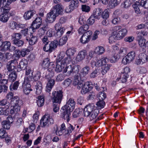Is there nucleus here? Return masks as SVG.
I'll use <instances>...</instances> for the list:
<instances>
[{
  "mask_svg": "<svg viewBox=\"0 0 148 148\" xmlns=\"http://www.w3.org/2000/svg\"><path fill=\"white\" fill-rule=\"evenodd\" d=\"M18 62L11 60L8 62L6 65V68L9 72H13L16 69V65L18 64Z\"/></svg>",
  "mask_w": 148,
  "mask_h": 148,
  "instance_id": "13",
  "label": "nucleus"
},
{
  "mask_svg": "<svg viewBox=\"0 0 148 148\" xmlns=\"http://www.w3.org/2000/svg\"><path fill=\"white\" fill-rule=\"evenodd\" d=\"M63 96V92L62 90L53 92L52 99L53 103H60L62 100Z\"/></svg>",
  "mask_w": 148,
  "mask_h": 148,
  "instance_id": "3",
  "label": "nucleus"
},
{
  "mask_svg": "<svg viewBox=\"0 0 148 148\" xmlns=\"http://www.w3.org/2000/svg\"><path fill=\"white\" fill-rule=\"evenodd\" d=\"M13 44L18 47H21L22 46L24 43V41L22 40H19L13 42Z\"/></svg>",
  "mask_w": 148,
  "mask_h": 148,
  "instance_id": "62",
  "label": "nucleus"
},
{
  "mask_svg": "<svg viewBox=\"0 0 148 148\" xmlns=\"http://www.w3.org/2000/svg\"><path fill=\"white\" fill-rule=\"evenodd\" d=\"M81 78L79 76L77 75H75L73 82V84L74 86H76L78 89H81L83 86V83L81 81Z\"/></svg>",
  "mask_w": 148,
  "mask_h": 148,
  "instance_id": "12",
  "label": "nucleus"
},
{
  "mask_svg": "<svg viewBox=\"0 0 148 148\" xmlns=\"http://www.w3.org/2000/svg\"><path fill=\"white\" fill-rule=\"evenodd\" d=\"M12 57V55L8 52L2 53L0 52V60L5 61L6 59L9 60Z\"/></svg>",
  "mask_w": 148,
  "mask_h": 148,
  "instance_id": "22",
  "label": "nucleus"
},
{
  "mask_svg": "<svg viewBox=\"0 0 148 148\" xmlns=\"http://www.w3.org/2000/svg\"><path fill=\"white\" fill-rule=\"evenodd\" d=\"M95 51L97 54H101L104 52L105 49L103 47L98 46L96 48Z\"/></svg>",
  "mask_w": 148,
  "mask_h": 148,
  "instance_id": "52",
  "label": "nucleus"
},
{
  "mask_svg": "<svg viewBox=\"0 0 148 148\" xmlns=\"http://www.w3.org/2000/svg\"><path fill=\"white\" fill-rule=\"evenodd\" d=\"M138 43L140 47L143 49H145L146 44L147 41L145 38H140L138 39Z\"/></svg>",
  "mask_w": 148,
  "mask_h": 148,
  "instance_id": "38",
  "label": "nucleus"
},
{
  "mask_svg": "<svg viewBox=\"0 0 148 148\" xmlns=\"http://www.w3.org/2000/svg\"><path fill=\"white\" fill-rule=\"evenodd\" d=\"M76 49L74 48H71L67 50L66 53L67 56H73L76 52Z\"/></svg>",
  "mask_w": 148,
  "mask_h": 148,
  "instance_id": "43",
  "label": "nucleus"
},
{
  "mask_svg": "<svg viewBox=\"0 0 148 148\" xmlns=\"http://www.w3.org/2000/svg\"><path fill=\"white\" fill-rule=\"evenodd\" d=\"M55 28L56 31L55 36L58 38L62 36L65 30V28L62 27L59 23L56 24Z\"/></svg>",
  "mask_w": 148,
  "mask_h": 148,
  "instance_id": "5",
  "label": "nucleus"
},
{
  "mask_svg": "<svg viewBox=\"0 0 148 148\" xmlns=\"http://www.w3.org/2000/svg\"><path fill=\"white\" fill-rule=\"evenodd\" d=\"M92 34V31L88 30L82 36L80 39V42L83 44H85L88 42L91 38Z\"/></svg>",
  "mask_w": 148,
  "mask_h": 148,
  "instance_id": "6",
  "label": "nucleus"
},
{
  "mask_svg": "<svg viewBox=\"0 0 148 148\" xmlns=\"http://www.w3.org/2000/svg\"><path fill=\"white\" fill-rule=\"evenodd\" d=\"M106 62L103 63V64H101V66H100L101 67V72L103 75H104L110 69V67L112 66V64H106V63L108 62Z\"/></svg>",
  "mask_w": 148,
  "mask_h": 148,
  "instance_id": "19",
  "label": "nucleus"
},
{
  "mask_svg": "<svg viewBox=\"0 0 148 148\" xmlns=\"http://www.w3.org/2000/svg\"><path fill=\"white\" fill-rule=\"evenodd\" d=\"M119 3L117 0H111L108 4V6L110 8H113L117 6Z\"/></svg>",
  "mask_w": 148,
  "mask_h": 148,
  "instance_id": "37",
  "label": "nucleus"
},
{
  "mask_svg": "<svg viewBox=\"0 0 148 148\" xmlns=\"http://www.w3.org/2000/svg\"><path fill=\"white\" fill-rule=\"evenodd\" d=\"M49 44L50 45V47L53 51L55 50V49L57 47L58 45V42L56 40H54L51 41Z\"/></svg>",
  "mask_w": 148,
  "mask_h": 148,
  "instance_id": "46",
  "label": "nucleus"
},
{
  "mask_svg": "<svg viewBox=\"0 0 148 148\" xmlns=\"http://www.w3.org/2000/svg\"><path fill=\"white\" fill-rule=\"evenodd\" d=\"M116 32L114 31L113 33V35H112L110 36L109 38V42L110 43H112L113 42H114L117 40H119L118 38L117 35H115Z\"/></svg>",
  "mask_w": 148,
  "mask_h": 148,
  "instance_id": "45",
  "label": "nucleus"
},
{
  "mask_svg": "<svg viewBox=\"0 0 148 148\" xmlns=\"http://www.w3.org/2000/svg\"><path fill=\"white\" fill-rule=\"evenodd\" d=\"M110 10L109 9L105 10L102 14V16L104 19H106L109 16Z\"/></svg>",
  "mask_w": 148,
  "mask_h": 148,
  "instance_id": "60",
  "label": "nucleus"
},
{
  "mask_svg": "<svg viewBox=\"0 0 148 148\" xmlns=\"http://www.w3.org/2000/svg\"><path fill=\"white\" fill-rule=\"evenodd\" d=\"M53 119L51 118L49 114H45L40 121V126L42 127L48 126L49 125L53 123Z\"/></svg>",
  "mask_w": 148,
  "mask_h": 148,
  "instance_id": "2",
  "label": "nucleus"
},
{
  "mask_svg": "<svg viewBox=\"0 0 148 148\" xmlns=\"http://www.w3.org/2000/svg\"><path fill=\"white\" fill-rule=\"evenodd\" d=\"M0 44V47H1V50L3 51L9 50L11 46L10 42L8 41H5L3 42H2Z\"/></svg>",
  "mask_w": 148,
  "mask_h": 148,
  "instance_id": "20",
  "label": "nucleus"
},
{
  "mask_svg": "<svg viewBox=\"0 0 148 148\" xmlns=\"http://www.w3.org/2000/svg\"><path fill=\"white\" fill-rule=\"evenodd\" d=\"M2 125L3 127L5 129H9L10 127V123L6 121L2 122Z\"/></svg>",
  "mask_w": 148,
  "mask_h": 148,
  "instance_id": "61",
  "label": "nucleus"
},
{
  "mask_svg": "<svg viewBox=\"0 0 148 148\" xmlns=\"http://www.w3.org/2000/svg\"><path fill=\"white\" fill-rule=\"evenodd\" d=\"M72 65H69L67 66L64 69L63 71L64 73L67 72V75H70L73 73Z\"/></svg>",
  "mask_w": 148,
  "mask_h": 148,
  "instance_id": "40",
  "label": "nucleus"
},
{
  "mask_svg": "<svg viewBox=\"0 0 148 148\" xmlns=\"http://www.w3.org/2000/svg\"><path fill=\"white\" fill-rule=\"evenodd\" d=\"M36 14V12L34 10H30L24 13L23 17L26 20L30 19Z\"/></svg>",
  "mask_w": 148,
  "mask_h": 148,
  "instance_id": "24",
  "label": "nucleus"
},
{
  "mask_svg": "<svg viewBox=\"0 0 148 148\" xmlns=\"http://www.w3.org/2000/svg\"><path fill=\"white\" fill-rule=\"evenodd\" d=\"M68 38L67 36H65L62 38H60L59 42H58V44L60 46H62L66 42Z\"/></svg>",
  "mask_w": 148,
  "mask_h": 148,
  "instance_id": "56",
  "label": "nucleus"
},
{
  "mask_svg": "<svg viewBox=\"0 0 148 148\" xmlns=\"http://www.w3.org/2000/svg\"><path fill=\"white\" fill-rule=\"evenodd\" d=\"M27 60L25 59H23L20 62L18 68L21 70H24L27 67Z\"/></svg>",
  "mask_w": 148,
  "mask_h": 148,
  "instance_id": "27",
  "label": "nucleus"
},
{
  "mask_svg": "<svg viewBox=\"0 0 148 148\" xmlns=\"http://www.w3.org/2000/svg\"><path fill=\"white\" fill-rule=\"evenodd\" d=\"M71 57L67 56L66 57H65L61 62L65 65V64H67L70 63L71 62Z\"/></svg>",
  "mask_w": 148,
  "mask_h": 148,
  "instance_id": "50",
  "label": "nucleus"
},
{
  "mask_svg": "<svg viewBox=\"0 0 148 148\" xmlns=\"http://www.w3.org/2000/svg\"><path fill=\"white\" fill-rule=\"evenodd\" d=\"M87 55V52L85 50L79 51L76 57V60L78 62L81 61L85 58Z\"/></svg>",
  "mask_w": 148,
  "mask_h": 148,
  "instance_id": "21",
  "label": "nucleus"
},
{
  "mask_svg": "<svg viewBox=\"0 0 148 148\" xmlns=\"http://www.w3.org/2000/svg\"><path fill=\"white\" fill-rule=\"evenodd\" d=\"M109 59L106 57H104L99 60H98L96 62L93 60H92L91 63V66L92 67L95 66H101V64H103V63L106 62H108L109 61Z\"/></svg>",
  "mask_w": 148,
  "mask_h": 148,
  "instance_id": "10",
  "label": "nucleus"
},
{
  "mask_svg": "<svg viewBox=\"0 0 148 148\" xmlns=\"http://www.w3.org/2000/svg\"><path fill=\"white\" fill-rule=\"evenodd\" d=\"M57 16L51 10L47 14L46 20V22L49 23H53L55 21Z\"/></svg>",
  "mask_w": 148,
  "mask_h": 148,
  "instance_id": "14",
  "label": "nucleus"
},
{
  "mask_svg": "<svg viewBox=\"0 0 148 148\" xmlns=\"http://www.w3.org/2000/svg\"><path fill=\"white\" fill-rule=\"evenodd\" d=\"M22 36L20 33H14L11 35V40L12 42L20 40Z\"/></svg>",
  "mask_w": 148,
  "mask_h": 148,
  "instance_id": "39",
  "label": "nucleus"
},
{
  "mask_svg": "<svg viewBox=\"0 0 148 148\" xmlns=\"http://www.w3.org/2000/svg\"><path fill=\"white\" fill-rule=\"evenodd\" d=\"M95 18L91 15L89 18L86 21V23L90 25H92L95 22Z\"/></svg>",
  "mask_w": 148,
  "mask_h": 148,
  "instance_id": "64",
  "label": "nucleus"
},
{
  "mask_svg": "<svg viewBox=\"0 0 148 148\" xmlns=\"http://www.w3.org/2000/svg\"><path fill=\"white\" fill-rule=\"evenodd\" d=\"M35 88L36 90V92L37 95L40 94L42 90V84L40 82H37L35 86Z\"/></svg>",
  "mask_w": 148,
  "mask_h": 148,
  "instance_id": "32",
  "label": "nucleus"
},
{
  "mask_svg": "<svg viewBox=\"0 0 148 148\" xmlns=\"http://www.w3.org/2000/svg\"><path fill=\"white\" fill-rule=\"evenodd\" d=\"M66 128L65 125L64 123H63L61 125L60 130L58 127H56V133L57 135L60 136L62 135L63 133V131L65 130Z\"/></svg>",
  "mask_w": 148,
  "mask_h": 148,
  "instance_id": "33",
  "label": "nucleus"
},
{
  "mask_svg": "<svg viewBox=\"0 0 148 148\" xmlns=\"http://www.w3.org/2000/svg\"><path fill=\"white\" fill-rule=\"evenodd\" d=\"M21 51L19 50H15V53L13 55L14 56V59L12 60L16 62H18L17 61L21 57Z\"/></svg>",
  "mask_w": 148,
  "mask_h": 148,
  "instance_id": "41",
  "label": "nucleus"
},
{
  "mask_svg": "<svg viewBox=\"0 0 148 148\" xmlns=\"http://www.w3.org/2000/svg\"><path fill=\"white\" fill-rule=\"evenodd\" d=\"M21 106H13L12 108L10 110V113L11 114L18 113L20 112Z\"/></svg>",
  "mask_w": 148,
  "mask_h": 148,
  "instance_id": "44",
  "label": "nucleus"
},
{
  "mask_svg": "<svg viewBox=\"0 0 148 148\" xmlns=\"http://www.w3.org/2000/svg\"><path fill=\"white\" fill-rule=\"evenodd\" d=\"M33 78L32 75H29L25 77L24 78V82L23 83V84H30V82L32 80Z\"/></svg>",
  "mask_w": 148,
  "mask_h": 148,
  "instance_id": "48",
  "label": "nucleus"
},
{
  "mask_svg": "<svg viewBox=\"0 0 148 148\" xmlns=\"http://www.w3.org/2000/svg\"><path fill=\"white\" fill-rule=\"evenodd\" d=\"M135 57V52L134 51H131L123 58L122 62L124 64H126L133 60Z\"/></svg>",
  "mask_w": 148,
  "mask_h": 148,
  "instance_id": "4",
  "label": "nucleus"
},
{
  "mask_svg": "<svg viewBox=\"0 0 148 148\" xmlns=\"http://www.w3.org/2000/svg\"><path fill=\"white\" fill-rule=\"evenodd\" d=\"M99 112V111L97 109H93L92 106H91L90 104L87 106L84 110V116L88 117L90 121L93 120L94 123H96L102 119L101 116L97 118Z\"/></svg>",
  "mask_w": 148,
  "mask_h": 148,
  "instance_id": "1",
  "label": "nucleus"
},
{
  "mask_svg": "<svg viewBox=\"0 0 148 148\" xmlns=\"http://www.w3.org/2000/svg\"><path fill=\"white\" fill-rule=\"evenodd\" d=\"M8 18V15L7 14L3 13L0 15V21L3 22H7Z\"/></svg>",
  "mask_w": 148,
  "mask_h": 148,
  "instance_id": "49",
  "label": "nucleus"
},
{
  "mask_svg": "<svg viewBox=\"0 0 148 148\" xmlns=\"http://www.w3.org/2000/svg\"><path fill=\"white\" fill-rule=\"evenodd\" d=\"M65 53L64 52H60L59 56L57 57L56 59V61L60 62L62 61V60L65 58Z\"/></svg>",
  "mask_w": 148,
  "mask_h": 148,
  "instance_id": "57",
  "label": "nucleus"
},
{
  "mask_svg": "<svg viewBox=\"0 0 148 148\" xmlns=\"http://www.w3.org/2000/svg\"><path fill=\"white\" fill-rule=\"evenodd\" d=\"M119 58V56L118 54L115 53L114 56L110 59V62L111 63H114L116 62Z\"/></svg>",
  "mask_w": 148,
  "mask_h": 148,
  "instance_id": "59",
  "label": "nucleus"
},
{
  "mask_svg": "<svg viewBox=\"0 0 148 148\" xmlns=\"http://www.w3.org/2000/svg\"><path fill=\"white\" fill-rule=\"evenodd\" d=\"M16 73L14 71L13 72H12L9 75V80L10 82H14L16 80Z\"/></svg>",
  "mask_w": 148,
  "mask_h": 148,
  "instance_id": "42",
  "label": "nucleus"
},
{
  "mask_svg": "<svg viewBox=\"0 0 148 148\" xmlns=\"http://www.w3.org/2000/svg\"><path fill=\"white\" fill-rule=\"evenodd\" d=\"M140 5L145 8H148V0H141Z\"/></svg>",
  "mask_w": 148,
  "mask_h": 148,
  "instance_id": "63",
  "label": "nucleus"
},
{
  "mask_svg": "<svg viewBox=\"0 0 148 148\" xmlns=\"http://www.w3.org/2000/svg\"><path fill=\"white\" fill-rule=\"evenodd\" d=\"M62 111L61 115V117L63 119L66 120L68 122L70 120L71 112V111L68 109L62 108Z\"/></svg>",
  "mask_w": 148,
  "mask_h": 148,
  "instance_id": "9",
  "label": "nucleus"
},
{
  "mask_svg": "<svg viewBox=\"0 0 148 148\" xmlns=\"http://www.w3.org/2000/svg\"><path fill=\"white\" fill-rule=\"evenodd\" d=\"M98 97L99 100H103L106 98V96L103 91H100L98 95Z\"/></svg>",
  "mask_w": 148,
  "mask_h": 148,
  "instance_id": "54",
  "label": "nucleus"
},
{
  "mask_svg": "<svg viewBox=\"0 0 148 148\" xmlns=\"http://www.w3.org/2000/svg\"><path fill=\"white\" fill-rule=\"evenodd\" d=\"M3 6L2 9H3V12L7 13L10 9V5L11 3L8 0H2Z\"/></svg>",
  "mask_w": 148,
  "mask_h": 148,
  "instance_id": "18",
  "label": "nucleus"
},
{
  "mask_svg": "<svg viewBox=\"0 0 148 148\" xmlns=\"http://www.w3.org/2000/svg\"><path fill=\"white\" fill-rule=\"evenodd\" d=\"M30 37L27 36L26 40L28 41L29 45H32L36 44L38 42V38L36 36L32 35V33H30Z\"/></svg>",
  "mask_w": 148,
  "mask_h": 148,
  "instance_id": "16",
  "label": "nucleus"
},
{
  "mask_svg": "<svg viewBox=\"0 0 148 148\" xmlns=\"http://www.w3.org/2000/svg\"><path fill=\"white\" fill-rule=\"evenodd\" d=\"M55 82V80L53 79H50L49 80L47 84V89L46 90L47 92L49 93L51 91L54 84Z\"/></svg>",
  "mask_w": 148,
  "mask_h": 148,
  "instance_id": "29",
  "label": "nucleus"
},
{
  "mask_svg": "<svg viewBox=\"0 0 148 148\" xmlns=\"http://www.w3.org/2000/svg\"><path fill=\"white\" fill-rule=\"evenodd\" d=\"M52 63L49 62V60L48 58L45 59L43 61L42 65L43 67L44 68H48L50 64Z\"/></svg>",
  "mask_w": 148,
  "mask_h": 148,
  "instance_id": "47",
  "label": "nucleus"
},
{
  "mask_svg": "<svg viewBox=\"0 0 148 148\" xmlns=\"http://www.w3.org/2000/svg\"><path fill=\"white\" fill-rule=\"evenodd\" d=\"M89 28L88 25L87 24L84 25L80 27L78 29V32L79 34H82L86 33L88 31Z\"/></svg>",
  "mask_w": 148,
  "mask_h": 148,
  "instance_id": "26",
  "label": "nucleus"
},
{
  "mask_svg": "<svg viewBox=\"0 0 148 148\" xmlns=\"http://www.w3.org/2000/svg\"><path fill=\"white\" fill-rule=\"evenodd\" d=\"M127 31L126 29H123L119 31L116 34L119 39L123 38L127 34Z\"/></svg>",
  "mask_w": 148,
  "mask_h": 148,
  "instance_id": "28",
  "label": "nucleus"
},
{
  "mask_svg": "<svg viewBox=\"0 0 148 148\" xmlns=\"http://www.w3.org/2000/svg\"><path fill=\"white\" fill-rule=\"evenodd\" d=\"M10 103L6 99H3L0 100V107L5 106V109H8L10 106Z\"/></svg>",
  "mask_w": 148,
  "mask_h": 148,
  "instance_id": "35",
  "label": "nucleus"
},
{
  "mask_svg": "<svg viewBox=\"0 0 148 148\" xmlns=\"http://www.w3.org/2000/svg\"><path fill=\"white\" fill-rule=\"evenodd\" d=\"M96 105L98 109H101L104 108L105 103L103 100H99L97 103Z\"/></svg>",
  "mask_w": 148,
  "mask_h": 148,
  "instance_id": "55",
  "label": "nucleus"
},
{
  "mask_svg": "<svg viewBox=\"0 0 148 148\" xmlns=\"http://www.w3.org/2000/svg\"><path fill=\"white\" fill-rule=\"evenodd\" d=\"M90 85V83L88 82H86L84 84L83 83V86L81 88L82 89L81 92L82 94H84L88 91Z\"/></svg>",
  "mask_w": 148,
  "mask_h": 148,
  "instance_id": "25",
  "label": "nucleus"
},
{
  "mask_svg": "<svg viewBox=\"0 0 148 148\" xmlns=\"http://www.w3.org/2000/svg\"><path fill=\"white\" fill-rule=\"evenodd\" d=\"M51 10L58 16V15L61 14L62 12V9L61 6L58 4L55 6L51 9Z\"/></svg>",
  "mask_w": 148,
  "mask_h": 148,
  "instance_id": "23",
  "label": "nucleus"
},
{
  "mask_svg": "<svg viewBox=\"0 0 148 148\" xmlns=\"http://www.w3.org/2000/svg\"><path fill=\"white\" fill-rule=\"evenodd\" d=\"M75 102L73 99L70 98L66 102V104L62 107V108L68 109L72 111L75 108Z\"/></svg>",
  "mask_w": 148,
  "mask_h": 148,
  "instance_id": "11",
  "label": "nucleus"
},
{
  "mask_svg": "<svg viewBox=\"0 0 148 148\" xmlns=\"http://www.w3.org/2000/svg\"><path fill=\"white\" fill-rule=\"evenodd\" d=\"M99 8L96 9L94 10L93 12L91 15L95 19H99L101 16V12Z\"/></svg>",
  "mask_w": 148,
  "mask_h": 148,
  "instance_id": "31",
  "label": "nucleus"
},
{
  "mask_svg": "<svg viewBox=\"0 0 148 148\" xmlns=\"http://www.w3.org/2000/svg\"><path fill=\"white\" fill-rule=\"evenodd\" d=\"M42 23V18L40 17H38L33 21L32 24V27L34 29L38 28L40 26Z\"/></svg>",
  "mask_w": 148,
  "mask_h": 148,
  "instance_id": "17",
  "label": "nucleus"
},
{
  "mask_svg": "<svg viewBox=\"0 0 148 148\" xmlns=\"http://www.w3.org/2000/svg\"><path fill=\"white\" fill-rule=\"evenodd\" d=\"M74 127H73V126L71 124H70V126L68 127L67 129V130H65V132L64 133L65 135H69L72 132V131L74 130Z\"/></svg>",
  "mask_w": 148,
  "mask_h": 148,
  "instance_id": "53",
  "label": "nucleus"
},
{
  "mask_svg": "<svg viewBox=\"0 0 148 148\" xmlns=\"http://www.w3.org/2000/svg\"><path fill=\"white\" fill-rule=\"evenodd\" d=\"M43 50L46 52L49 53H51L52 51L50 47V46L49 44L48 43L45 44L43 48Z\"/></svg>",
  "mask_w": 148,
  "mask_h": 148,
  "instance_id": "51",
  "label": "nucleus"
},
{
  "mask_svg": "<svg viewBox=\"0 0 148 148\" xmlns=\"http://www.w3.org/2000/svg\"><path fill=\"white\" fill-rule=\"evenodd\" d=\"M23 90L24 93L26 95L28 94L32 90L31 89V85L30 84H23Z\"/></svg>",
  "mask_w": 148,
  "mask_h": 148,
  "instance_id": "34",
  "label": "nucleus"
},
{
  "mask_svg": "<svg viewBox=\"0 0 148 148\" xmlns=\"http://www.w3.org/2000/svg\"><path fill=\"white\" fill-rule=\"evenodd\" d=\"M138 58L136 62L137 65L143 64L148 61V56L145 53H140Z\"/></svg>",
  "mask_w": 148,
  "mask_h": 148,
  "instance_id": "8",
  "label": "nucleus"
},
{
  "mask_svg": "<svg viewBox=\"0 0 148 148\" xmlns=\"http://www.w3.org/2000/svg\"><path fill=\"white\" fill-rule=\"evenodd\" d=\"M81 9L83 12L88 13L90 10V7L88 5H82L81 6Z\"/></svg>",
  "mask_w": 148,
  "mask_h": 148,
  "instance_id": "58",
  "label": "nucleus"
},
{
  "mask_svg": "<svg viewBox=\"0 0 148 148\" xmlns=\"http://www.w3.org/2000/svg\"><path fill=\"white\" fill-rule=\"evenodd\" d=\"M79 2L77 0H72L70 2L69 6L67 7L65 9L66 12L69 13L74 9H76L79 6Z\"/></svg>",
  "mask_w": 148,
  "mask_h": 148,
  "instance_id": "7",
  "label": "nucleus"
},
{
  "mask_svg": "<svg viewBox=\"0 0 148 148\" xmlns=\"http://www.w3.org/2000/svg\"><path fill=\"white\" fill-rule=\"evenodd\" d=\"M64 65L61 62L56 61L55 71L57 73L61 72L64 68Z\"/></svg>",
  "mask_w": 148,
  "mask_h": 148,
  "instance_id": "30",
  "label": "nucleus"
},
{
  "mask_svg": "<svg viewBox=\"0 0 148 148\" xmlns=\"http://www.w3.org/2000/svg\"><path fill=\"white\" fill-rule=\"evenodd\" d=\"M10 103L13 106H21L23 105L22 101L20 100L17 96L14 97L12 99Z\"/></svg>",
  "mask_w": 148,
  "mask_h": 148,
  "instance_id": "15",
  "label": "nucleus"
},
{
  "mask_svg": "<svg viewBox=\"0 0 148 148\" xmlns=\"http://www.w3.org/2000/svg\"><path fill=\"white\" fill-rule=\"evenodd\" d=\"M45 96L44 95H40L38 97V100L36 103L38 106L39 107L42 106L44 104Z\"/></svg>",
  "mask_w": 148,
  "mask_h": 148,
  "instance_id": "36",
  "label": "nucleus"
}]
</instances>
